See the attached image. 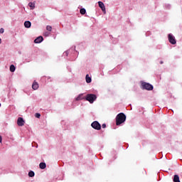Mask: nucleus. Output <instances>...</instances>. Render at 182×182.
<instances>
[{
	"label": "nucleus",
	"instance_id": "nucleus-1",
	"mask_svg": "<svg viewBox=\"0 0 182 182\" xmlns=\"http://www.w3.org/2000/svg\"><path fill=\"white\" fill-rule=\"evenodd\" d=\"M71 56L70 60H75L76 58H77V55L79 53L75 50V48H71L70 50L63 53V56Z\"/></svg>",
	"mask_w": 182,
	"mask_h": 182
},
{
	"label": "nucleus",
	"instance_id": "nucleus-2",
	"mask_svg": "<svg viewBox=\"0 0 182 182\" xmlns=\"http://www.w3.org/2000/svg\"><path fill=\"white\" fill-rule=\"evenodd\" d=\"M126 122V114L124 113L121 112L118 114L116 117V124L117 126H120L122 123Z\"/></svg>",
	"mask_w": 182,
	"mask_h": 182
},
{
	"label": "nucleus",
	"instance_id": "nucleus-3",
	"mask_svg": "<svg viewBox=\"0 0 182 182\" xmlns=\"http://www.w3.org/2000/svg\"><path fill=\"white\" fill-rule=\"evenodd\" d=\"M96 99L97 97L95 94H87L85 97V100L90 103H93Z\"/></svg>",
	"mask_w": 182,
	"mask_h": 182
},
{
	"label": "nucleus",
	"instance_id": "nucleus-4",
	"mask_svg": "<svg viewBox=\"0 0 182 182\" xmlns=\"http://www.w3.org/2000/svg\"><path fill=\"white\" fill-rule=\"evenodd\" d=\"M141 89L144 90H153V85L148 82H141Z\"/></svg>",
	"mask_w": 182,
	"mask_h": 182
},
{
	"label": "nucleus",
	"instance_id": "nucleus-5",
	"mask_svg": "<svg viewBox=\"0 0 182 182\" xmlns=\"http://www.w3.org/2000/svg\"><path fill=\"white\" fill-rule=\"evenodd\" d=\"M91 127L92 129H95V130H100L102 129V125H100V123L97 121H95L91 124Z\"/></svg>",
	"mask_w": 182,
	"mask_h": 182
},
{
	"label": "nucleus",
	"instance_id": "nucleus-6",
	"mask_svg": "<svg viewBox=\"0 0 182 182\" xmlns=\"http://www.w3.org/2000/svg\"><path fill=\"white\" fill-rule=\"evenodd\" d=\"M168 42H170L171 45H176V43H177V41H176V37H174V36H173L171 33H169L168 35Z\"/></svg>",
	"mask_w": 182,
	"mask_h": 182
},
{
	"label": "nucleus",
	"instance_id": "nucleus-7",
	"mask_svg": "<svg viewBox=\"0 0 182 182\" xmlns=\"http://www.w3.org/2000/svg\"><path fill=\"white\" fill-rule=\"evenodd\" d=\"M98 6L100 8V9L104 12V14H106V6H105V4L102 1H98Z\"/></svg>",
	"mask_w": 182,
	"mask_h": 182
},
{
	"label": "nucleus",
	"instance_id": "nucleus-8",
	"mask_svg": "<svg viewBox=\"0 0 182 182\" xmlns=\"http://www.w3.org/2000/svg\"><path fill=\"white\" fill-rule=\"evenodd\" d=\"M17 124L18 126H23L25 124V121L23 120V118L22 117H18L17 119Z\"/></svg>",
	"mask_w": 182,
	"mask_h": 182
},
{
	"label": "nucleus",
	"instance_id": "nucleus-9",
	"mask_svg": "<svg viewBox=\"0 0 182 182\" xmlns=\"http://www.w3.org/2000/svg\"><path fill=\"white\" fill-rule=\"evenodd\" d=\"M41 42H43V37L38 36L34 40V43H41Z\"/></svg>",
	"mask_w": 182,
	"mask_h": 182
},
{
	"label": "nucleus",
	"instance_id": "nucleus-10",
	"mask_svg": "<svg viewBox=\"0 0 182 182\" xmlns=\"http://www.w3.org/2000/svg\"><path fill=\"white\" fill-rule=\"evenodd\" d=\"M32 89H33V90H38V89H39V84L36 82H33Z\"/></svg>",
	"mask_w": 182,
	"mask_h": 182
},
{
	"label": "nucleus",
	"instance_id": "nucleus-11",
	"mask_svg": "<svg viewBox=\"0 0 182 182\" xmlns=\"http://www.w3.org/2000/svg\"><path fill=\"white\" fill-rule=\"evenodd\" d=\"M24 26L25 28H29L31 26H32V23H31L29 21H26L24 22Z\"/></svg>",
	"mask_w": 182,
	"mask_h": 182
},
{
	"label": "nucleus",
	"instance_id": "nucleus-12",
	"mask_svg": "<svg viewBox=\"0 0 182 182\" xmlns=\"http://www.w3.org/2000/svg\"><path fill=\"white\" fill-rule=\"evenodd\" d=\"M85 80L87 83H91L92 82V77L89 76V74H87L85 76Z\"/></svg>",
	"mask_w": 182,
	"mask_h": 182
},
{
	"label": "nucleus",
	"instance_id": "nucleus-13",
	"mask_svg": "<svg viewBox=\"0 0 182 182\" xmlns=\"http://www.w3.org/2000/svg\"><path fill=\"white\" fill-rule=\"evenodd\" d=\"M39 167L41 170H45V168H46V164L45 162H41L39 164Z\"/></svg>",
	"mask_w": 182,
	"mask_h": 182
},
{
	"label": "nucleus",
	"instance_id": "nucleus-14",
	"mask_svg": "<svg viewBox=\"0 0 182 182\" xmlns=\"http://www.w3.org/2000/svg\"><path fill=\"white\" fill-rule=\"evenodd\" d=\"M173 182H180V177L178 175L173 176Z\"/></svg>",
	"mask_w": 182,
	"mask_h": 182
},
{
	"label": "nucleus",
	"instance_id": "nucleus-15",
	"mask_svg": "<svg viewBox=\"0 0 182 182\" xmlns=\"http://www.w3.org/2000/svg\"><path fill=\"white\" fill-rule=\"evenodd\" d=\"M28 6L31 8V9H35V4L30 2L28 3Z\"/></svg>",
	"mask_w": 182,
	"mask_h": 182
},
{
	"label": "nucleus",
	"instance_id": "nucleus-16",
	"mask_svg": "<svg viewBox=\"0 0 182 182\" xmlns=\"http://www.w3.org/2000/svg\"><path fill=\"white\" fill-rule=\"evenodd\" d=\"M16 69V68H15V65H10V72L14 73V72H15Z\"/></svg>",
	"mask_w": 182,
	"mask_h": 182
},
{
	"label": "nucleus",
	"instance_id": "nucleus-17",
	"mask_svg": "<svg viewBox=\"0 0 182 182\" xmlns=\"http://www.w3.org/2000/svg\"><path fill=\"white\" fill-rule=\"evenodd\" d=\"M28 177H35V172H33V171H30L28 172Z\"/></svg>",
	"mask_w": 182,
	"mask_h": 182
},
{
	"label": "nucleus",
	"instance_id": "nucleus-18",
	"mask_svg": "<svg viewBox=\"0 0 182 182\" xmlns=\"http://www.w3.org/2000/svg\"><path fill=\"white\" fill-rule=\"evenodd\" d=\"M80 13L81 14V15H85L86 14V9L84 8L80 9Z\"/></svg>",
	"mask_w": 182,
	"mask_h": 182
},
{
	"label": "nucleus",
	"instance_id": "nucleus-19",
	"mask_svg": "<svg viewBox=\"0 0 182 182\" xmlns=\"http://www.w3.org/2000/svg\"><path fill=\"white\" fill-rule=\"evenodd\" d=\"M83 95H80L79 96H77V97H76V100H77V101H79V100H82V99H85L83 97Z\"/></svg>",
	"mask_w": 182,
	"mask_h": 182
},
{
	"label": "nucleus",
	"instance_id": "nucleus-20",
	"mask_svg": "<svg viewBox=\"0 0 182 182\" xmlns=\"http://www.w3.org/2000/svg\"><path fill=\"white\" fill-rule=\"evenodd\" d=\"M46 30L48 31V32H52V26H46Z\"/></svg>",
	"mask_w": 182,
	"mask_h": 182
},
{
	"label": "nucleus",
	"instance_id": "nucleus-21",
	"mask_svg": "<svg viewBox=\"0 0 182 182\" xmlns=\"http://www.w3.org/2000/svg\"><path fill=\"white\" fill-rule=\"evenodd\" d=\"M35 116H36V117L37 119H40L41 118V114L39 113H36Z\"/></svg>",
	"mask_w": 182,
	"mask_h": 182
},
{
	"label": "nucleus",
	"instance_id": "nucleus-22",
	"mask_svg": "<svg viewBox=\"0 0 182 182\" xmlns=\"http://www.w3.org/2000/svg\"><path fill=\"white\" fill-rule=\"evenodd\" d=\"M49 35H50V33H49V32H48V31H46V32L44 33V36H49Z\"/></svg>",
	"mask_w": 182,
	"mask_h": 182
},
{
	"label": "nucleus",
	"instance_id": "nucleus-23",
	"mask_svg": "<svg viewBox=\"0 0 182 182\" xmlns=\"http://www.w3.org/2000/svg\"><path fill=\"white\" fill-rule=\"evenodd\" d=\"M165 7L166 8V9H170L171 6H170V4H166Z\"/></svg>",
	"mask_w": 182,
	"mask_h": 182
},
{
	"label": "nucleus",
	"instance_id": "nucleus-24",
	"mask_svg": "<svg viewBox=\"0 0 182 182\" xmlns=\"http://www.w3.org/2000/svg\"><path fill=\"white\" fill-rule=\"evenodd\" d=\"M5 32V30L4 28H0V33H4Z\"/></svg>",
	"mask_w": 182,
	"mask_h": 182
},
{
	"label": "nucleus",
	"instance_id": "nucleus-25",
	"mask_svg": "<svg viewBox=\"0 0 182 182\" xmlns=\"http://www.w3.org/2000/svg\"><path fill=\"white\" fill-rule=\"evenodd\" d=\"M102 129H106V124H103L102 125Z\"/></svg>",
	"mask_w": 182,
	"mask_h": 182
},
{
	"label": "nucleus",
	"instance_id": "nucleus-26",
	"mask_svg": "<svg viewBox=\"0 0 182 182\" xmlns=\"http://www.w3.org/2000/svg\"><path fill=\"white\" fill-rule=\"evenodd\" d=\"M0 143H2V136L0 135Z\"/></svg>",
	"mask_w": 182,
	"mask_h": 182
},
{
	"label": "nucleus",
	"instance_id": "nucleus-27",
	"mask_svg": "<svg viewBox=\"0 0 182 182\" xmlns=\"http://www.w3.org/2000/svg\"><path fill=\"white\" fill-rule=\"evenodd\" d=\"M2 43V39L0 38V44Z\"/></svg>",
	"mask_w": 182,
	"mask_h": 182
},
{
	"label": "nucleus",
	"instance_id": "nucleus-28",
	"mask_svg": "<svg viewBox=\"0 0 182 182\" xmlns=\"http://www.w3.org/2000/svg\"><path fill=\"white\" fill-rule=\"evenodd\" d=\"M160 63H161V65H163V61H161Z\"/></svg>",
	"mask_w": 182,
	"mask_h": 182
}]
</instances>
